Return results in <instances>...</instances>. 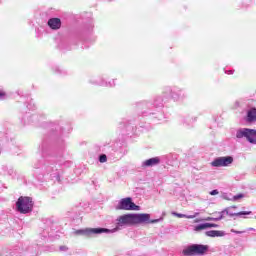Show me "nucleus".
I'll use <instances>...</instances> for the list:
<instances>
[{
  "label": "nucleus",
  "instance_id": "nucleus-1",
  "mask_svg": "<svg viewBox=\"0 0 256 256\" xmlns=\"http://www.w3.org/2000/svg\"><path fill=\"white\" fill-rule=\"evenodd\" d=\"M163 218L151 219V214H124L116 219V230L123 229L124 227H133V225H149L161 223Z\"/></svg>",
  "mask_w": 256,
  "mask_h": 256
},
{
  "label": "nucleus",
  "instance_id": "nucleus-2",
  "mask_svg": "<svg viewBox=\"0 0 256 256\" xmlns=\"http://www.w3.org/2000/svg\"><path fill=\"white\" fill-rule=\"evenodd\" d=\"M167 90L164 88V91L161 95H157L153 98V103L148 101H142L138 103V109H146L142 111V115L145 117H148V115H156L154 116V119H163V113H161V110L163 107H165V103H169V97H167ZM151 107L154 109H158L157 112H153L151 110Z\"/></svg>",
  "mask_w": 256,
  "mask_h": 256
},
{
  "label": "nucleus",
  "instance_id": "nucleus-3",
  "mask_svg": "<svg viewBox=\"0 0 256 256\" xmlns=\"http://www.w3.org/2000/svg\"><path fill=\"white\" fill-rule=\"evenodd\" d=\"M166 89V96L165 98L173 99L175 103H183L189 95L184 91L183 88L179 86H168L165 88Z\"/></svg>",
  "mask_w": 256,
  "mask_h": 256
},
{
  "label": "nucleus",
  "instance_id": "nucleus-4",
  "mask_svg": "<svg viewBox=\"0 0 256 256\" xmlns=\"http://www.w3.org/2000/svg\"><path fill=\"white\" fill-rule=\"evenodd\" d=\"M33 198L27 196H20L16 201V211L22 215H27L33 211Z\"/></svg>",
  "mask_w": 256,
  "mask_h": 256
},
{
  "label": "nucleus",
  "instance_id": "nucleus-5",
  "mask_svg": "<svg viewBox=\"0 0 256 256\" xmlns=\"http://www.w3.org/2000/svg\"><path fill=\"white\" fill-rule=\"evenodd\" d=\"M115 209L116 211H139V206L133 202V198L126 197L119 200Z\"/></svg>",
  "mask_w": 256,
  "mask_h": 256
},
{
  "label": "nucleus",
  "instance_id": "nucleus-6",
  "mask_svg": "<svg viewBox=\"0 0 256 256\" xmlns=\"http://www.w3.org/2000/svg\"><path fill=\"white\" fill-rule=\"evenodd\" d=\"M209 251V246L203 244H192L186 247L182 253L185 256H193V255H205Z\"/></svg>",
  "mask_w": 256,
  "mask_h": 256
},
{
  "label": "nucleus",
  "instance_id": "nucleus-7",
  "mask_svg": "<svg viewBox=\"0 0 256 256\" xmlns=\"http://www.w3.org/2000/svg\"><path fill=\"white\" fill-rule=\"evenodd\" d=\"M209 251V246L203 244H192L186 247L182 253L185 256H193V255H205Z\"/></svg>",
  "mask_w": 256,
  "mask_h": 256
},
{
  "label": "nucleus",
  "instance_id": "nucleus-8",
  "mask_svg": "<svg viewBox=\"0 0 256 256\" xmlns=\"http://www.w3.org/2000/svg\"><path fill=\"white\" fill-rule=\"evenodd\" d=\"M115 230L107 228H86L76 231L77 235H85L86 237H93V235H101L102 233H113Z\"/></svg>",
  "mask_w": 256,
  "mask_h": 256
},
{
  "label": "nucleus",
  "instance_id": "nucleus-9",
  "mask_svg": "<svg viewBox=\"0 0 256 256\" xmlns=\"http://www.w3.org/2000/svg\"><path fill=\"white\" fill-rule=\"evenodd\" d=\"M233 163V157L226 156V157H218L211 162L212 167H229Z\"/></svg>",
  "mask_w": 256,
  "mask_h": 256
},
{
  "label": "nucleus",
  "instance_id": "nucleus-10",
  "mask_svg": "<svg viewBox=\"0 0 256 256\" xmlns=\"http://www.w3.org/2000/svg\"><path fill=\"white\" fill-rule=\"evenodd\" d=\"M220 215H222V219H225V215H228L229 217H241L243 215H251V211H241L234 213L231 211V208H225L220 212Z\"/></svg>",
  "mask_w": 256,
  "mask_h": 256
},
{
  "label": "nucleus",
  "instance_id": "nucleus-11",
  "mask_svg": "<svg viewBox=\"0 0 256 256\" xmlns=\"http://www.w3.org/2000/svg\"><path fill=\"white\" fill-rule=\"evenodd\" d=\"M90 83H92V85H100L102 87H115V80L107 82L103 77L92 78Z\"/></svg>",
  "mask_w": 256,
  "mask_h": 256
},
{
  "label": "nucleus",
  "instance_id": "nucleus-12",
  "mask_svg": "<svg viewBox=\"0 0 256 256\" xmlns=\"http://www.w3.org/2000/svg\"><path fill=\"white\" fill-rule=\"evenodd\" d=\"M159 163H161V158L153 157V158H149V159L143 161L141 164V167L143 169H147L149 167H157V165H159Z\"/></svg>",
  "mask_w": 256,
  "mask_h": 256
},
{
  "label": "nucleus",
  "instance_id": "nucleus-13",
  "mask_svg": "<svg viewBox=\"0 0 256 256\" xmlns=\"http://www.w3.org/2000/svg\"><path fill=\"white\" fill-rule=\"evenodd\" d=\"M197 122V117L194 116H184L181 118L180 123L183 125L186 129H191L193 125Z\"/></svg>",
  "mask_w": 256,
  "mask_h": 256
},
{
  "label": "nucleus",
  "instance_id": "nucleus-14",
  "mask_svg": "<svg viewBox=\"0 0 256 256\" xmlns=\"http://www.w3.org/2000/svg\"><path fill=\"white\" fill-rule=\"evenodd\" d=\"M218 227H219V225L215 224V223H203V224H198V225L194 226V231L199 232V231H203L205 229H211V228L217 229Z\"/></svg>",
  "mask_w": 256,
  "mask_h": 256
},
{
  "label": "nucleus",
  "instance_id": "nucleus-15",
  "mask_svg": "<svg viewBox=\"0 0 256 256\" xmlns=\"http://www.w3.org/2000/svg\"><path fill=\"white\" fill-rule=\"evenodd\" d=\"M48 26L50 29L57 31V29H61V19L59 18H50L48 20Z\"/></svg>",
  "mask_w": 256,
  "mask_h": 256
},
{
  "label": "nucleus",
  "instance_id": "nucleus-16",
  "mask_svg": "<svg viewBox=\"0 0 256 256\" xmlns=\"http://www.w3.org/2000/svg\"><path fill=\"white\" fill-rule=\"evenodd\" d=\"M251 129L248 128H240L236 131V139H249V133Z\"/></svg>",
  "mask_w": 256,
  "mask_h": 256
},
{
  "label": "nucleus",
  "instance_id": "nucleus-17",
  "mask_svg": "<svg viewBox=\"0 0 256 256\" xmlns=\"http://www.w3.org/2000/svg\"><path fill=\"white\" fill-rule=\"evenodd\" d=\"M58 171L59 168H57V166H55V168L53 166L47 167V173H51V177L53 179H56V181H61V176Z\"/></svg>",
  "mask_w": 256,
  "mask_h": 256
},
{
  "label": "nucleus",
  "instance_id": "nucleus-18",
  "mask_svg": "<svg viewBox=\"0 0 256 256\" xmlns=\"http://www.w3.org/2000/svg\"><path fill=\"white\" fill-rule=\"evenodd\" d=\"M247 123H256V108H250L246 115Z\"/></svg>",
  "mask_w": 256,
  "mask_h": 256
},
{
  "label": "nucleus",
  "instance_id": "nucleus-19",
  "mask_svg": "<svg viewBox=\"0 0 256 256\" xmlns=\"http://www.w3.org/2000/svg\"><path fill=\"white\" fill-rule=\"evenodd\" d=\"M206 237H225L227 233L222 230H209L205 232Z\"/></svg>",
  "mask_w": 256,
  "mask_h": 256
},
{
  "label": "nucleus",
  "instance_id": "nucleus-20",
  "mask_svg": "<svg viewBox=\"0 0 256 256\" xmlns=\"http://www.w3.org/2000/svg\"><path fill=\"white\" fill-rule=\"evenodd\" d=\"M248 141L252 145H256V130L255 129H250V132L248 134Z\"/></svg>",
  "mask_w": 256,
  "mask_h": 256
},
{
  "label": "nucleus",
  "instance_id": "nucleus-21",
  "mask_svg": "<svg viewBox=\"0 0 256 256\" xmlns=\"http://www.w3.org/2000/svg\"><path fill=\"white\" fill-rule=\"evenodd\" d=\"M172 215L174 217H178L179 219H195V217H197V215H186L177 212H172Z\"/></svg>",
  "mask_w": 256,
  "mask_h": 256
},
{
  "label": "nucleus",
  "instance_id": "nucleus-22",
  "mask_svg": "<svg viewBox=\"0 0 256 256\" xmlns=\"http://www.w3.org/2000/svg\"><path fill=\"white\" fill-rule=\"evenodd\" d=\"M223 219V215H221V212H218L217 217H207L205 221H221Z\"/></svg>",
  "mask_w": 256,
  "mask_h": 256
},
{
  "label": "nucleus",
  "instance_id": "nucleus-23",
  "mask_svg": "<svg viewBox=\"0 0 256 256\" xmlns=\"http://www.w3.org/2000/svg\"><path fill=\"white\" fill-rule=\"evenodd\" d=\"M100 163H107V155L101 154L98 158Z\"/></svg>",
  "mask_w": 256,
  "mask_h": 256
},
{
  "label": "nucleus",
  "instance_id": "nucleus-24",
  "mask_svg": "<svg viewBox=\"0 0 256 256\" xmlns=\"http://www.w3.org/2000/svg\"><path fill=\"white\" fill-rule=\"evenodd\" d=\"M243 197H245L244 194H237L232 197V201H239V199H243Z\"/></svg>",
  "mask_w": 256,
  "mask_h": 256
},
{
  "label": "nucleus",
  "instance_id": "nucleus-25",
  "mask_svg": "<svg viewBox=\"0 0 256 256\" xmlns=\"http://www.w3.org/2000/svg\"><path fill=\"white\" fill-rule=\"evenodd\" d=\"M7 99V93L5 91L0 90V101H5Z\"/></svg>",
  "mask_w": 256,
  "mask_h": 256
},
{
  "label": "nucleus",
  "instance_id": "nucleus-26",
  "mask_svg": "<svg viewBox=\"0 0 256 256\" xmlns=\"http://www.w3.org/2000/svg\"><path fill=\"white\" fill-rule=\"evenodd\" d=\"M27 108L30 110V111H35L36 109V106L33 102H30L27 106Z\"/></svg>",
  "mask_w": 256,
  "mask_h": 256
},
{
  "label": "nucleus",
  "instance_id": "nucleus-27",
  "mask_svg": "<svg viewBox=\"0 0 256 256\" xmlns=\"http://www.w3.org/2000/svg\"><path fill=\"white\" fill-rule=\"evenodd\" d=\"M230 231L231 233H236V235H242V233H245V231H237L235 229H231Z\"/></svg>",
  "mask_w": 256,
  "mask_h": 256
},
{
  "label": "nucleus",
  "instance_id": "nucleus-28",
  "mask_svg": "<svg viewBox=\"0 0 256 256\" xmlns=\"http://www.w3.org/2000/svg\"><path fill=\"white\" fill-rule=\"evenodd\" d=\"M222 198H224L226 201H233V198L229 197L227 194H223Z\"/></svg>",
  "mask_w": 256,
  "mask_h": 256
},
{
  "label": "nucleus",
  "instance_id": "nucleus-29",
  "mask_svg": "<svg viewBox=\"0 0 256 256\" xmlns=\"http://www.w3.org/2000/svg\"><path fill=\"white\" fill-rule=\"evenodd\" d=\"M226 75H233L234 73V70H227V69H224Z\"/></svg>",
  "mask_w": 256,
  "mask_h": 256
},
{
  "label": "nucleus",
  "instance_id": "nucleus-30",
  "mask_svg": "<svg viewBox=\"0 0 256 256\" xmlns=\"http://www.w3.org/2000/svg\"><path fill=\"white\" fill-rule=\"evenodd\" d=\"M210 195H219V190L215 189L210 192Z\"/></svg>",
  "mask_w": 256,
  "mask_h": 256
},
{
  "label": "nucleus",
  "instance_id": "nucleus-31",
  "mask_svg": "<svg viewBox=\"0 0 256 256\" xmlns=\"http://www.w3.org/2000/svg\"><path fill=\"white\" fill-rule=\"evenodd\" d=\"M67 246H60V251H67Z\"/></svg>",
  "mask_w": 256,
  "mask_h": 256
},
{
  "label": "nucleus",
  "instance_id": "nucleus-32",
  "mask_svg": "<svg viewBox=\"0 0 256 256\" xmlns=\"http://www.w3.org/2000/svg\"><path fill=\"white\" fill-rule=\"evenodd\" d=\"M61 165H63V162L62 161L58 162V167H61Z\"/></svg>",
  "mask_w": 256,
  "mask_h": 256
},
{
  "label": "nucleus",
  "instance_id": "nucleus-33",
  "mask_svg": "<svg viewBox=\"0 0 256 256\" xmlns=\"http://www.w3.org/2000/svg\"><path fill=\"white\" fill-rule=\"evenodd\" d=\"M247 231H255V228H248Z\"/></svg>",
  "mask_w": 256,
  "mask_h": 256
},
{
  "label": "nucleus",
  "instance_id": "nucleus-34",
  "mask_svg": "<svg viewBox=\"0 0 256 256\" xmlns=\"http://www.w3.org/2000/svg\"><path fill=\"white\" fill-rule=\"evenodd\" d=\"M231 209H237V206H232V207H230Z\"/></svg>",
  "mask_w": 256,
  "mask_h": 256
},
{
  "label": "nucleus",
  "instance_id": "nucleus-35",
  "mask_svg": "<svg viewBox=\"0 0 256 256\" xmlns=\"http://www.w3.org/2000/svg\"><path fill=\"white\" fill-rule=\"evenodd\" d=\"M236 107H239V102H236Z\"/></svg>",
  "mask_w": 256,
  "mask_h": 256
},
{
  "label": "nucleus",
  "instance_id": "nucleus-36",
  "mask_svg": "<svg viewBox=\"0 0 256 256\" xmlns=\"http://www.w3.org/2000/svg\"><path fill=\"white\" fill-rule=\"evenodd\" d=\"M56 71H57L58 73H61V70H59V69H57Z\"/></svg>",
  "mask_w": 256,
  "mask_h": 256
},
{
  "label": "nucleus",
  "instance_id": "nucleus-37",
  "mask_svg": "<svg viewBox=\"0 0 256 256\" xmlns=\"http://www.w3.org/2000/svg\"><path fill=\"white\" fill-rule=\"evenodd\" d=\"M64 165H67V162H64Z\"/></svg>",
  "mask_w": 256,
  "mask_h": 256
}]
</instances>
